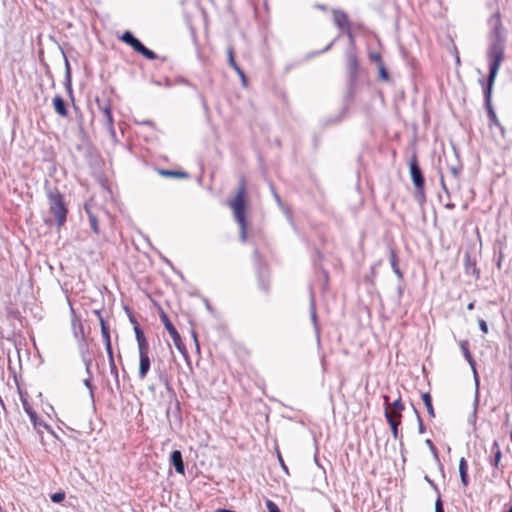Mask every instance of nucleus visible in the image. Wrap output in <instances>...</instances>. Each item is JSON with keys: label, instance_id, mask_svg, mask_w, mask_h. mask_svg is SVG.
Instances as JSON below:
<instances>
[{"label": "nucleus", "instance_id": "obj_1", "mask_svg": "<svg viewBox=\"0 0 512 512\" xmlns=\"http://www.w3.org/2000/svg\"><path fill=\"white\" fill-rule=\"evenodd\" d=\"M488 25L490 27L489 48L487 52L489 71H499L504 60L505 50L503 25L499 11L490 16Z\"/></svg>", "mask_w": 512, "mask_h": 512}, {"label": "nucleus", "instance_id": "obj_2", "mask_svg": "<svg viewBox=\"0 0 512 512\" xmlns=\"http://www.w3.org/2000/svg\"><path fill=\"white\" fill-rule=\"evenodd\" d=\"M228 206L233 211L235 221L240 227V240L245 242L247 239V225L245 218L246 186L243 179L240 181L236 195L228 200Z\"/></svg>", "mask_w": 512, "mask_h": 512}, {"label": "nucleus", "instance_id": "obj_3", "mask_svg": "<svg viewBox=\"0 0 512 512\" xmlns=\"http://www.w3.org/2000/svg\"><path fill=\"white\" fill-rule=\"evenodd\" d=\"M47 198L50 213L54 216L57 226L62 227L66 222L68 213L63 195L57 188H49L47 190Z\"/></svg>", "mask_w": 512, "mask_h": 512}, {"label": "nucleus", "instance_id": "obj_4", "mask_svg": "<svg viewBox=\"0 0 512 512\" xmlns=\"http://www.w3.org/2000/svg\"><path fill=\"white\" fill-rule=\"evenodd\" d=\"M497 74H498V71H489L487 81L484 82L483 80H480V83L483 86L485 107L487 110L489 123L491 126L501 127L500 121L492 107V90H493V86H494Z\"/></svg>", "mask_w": 512, "mask_h": 512}, {"label": "nucleus", "instance_id": "obj_5", "mask_svg": "<svg viewBox=\"0 0 512 512\" xmlns=\"http://www.w3.org/2000/svg\"><path fill=\"white\" fill-rule=\"evenodd\" d=\"M460 348L463 352L465 359L468 361L469 365L471 366V368L473 370L475 382H476L475 396H474V402H473V411L468 420L471 424L475 425L476 421H477V410H478V405H479V401H480L479 400V390H478L479 381H478L477 371H476V367H475L476 363L469 351V343L467 340H462L460 342Z\"/></svg>", "mask_w": 512, "mask_h": 512}, {"label": "nucleus", "instance_id": "obj_6", "mask_svg": "<svg viewBox=\"0 0 512 512\" xmlns=\"http://www.w3.org/2000/svg\"><path fill=\"white\" fill-rule=\"evenodd\" d=\"M120 39L145 58L149 60H155L157 58V55L152 50L146 48L130 31L124 32Z\"/></svg>", "mask_w": 512, "mask_h": 512}, {"label": "nucleus", "instance_id": "obj_7", "mask_svg": "<svg viewBox=\"0 0 512 512\" xmlns=\"http://www.w3.org/2000/svg\"><path fill=\"white\" fill-rule=\"evenodd\" d=\"M410 168V175L412 178V181L414 183L415 189H416V197L417 199H423L424 198V177L422 174V171L417 163L416 158H413L410 161L409 164Z\"/></svg>", "mask_w": 512, "mask_h": 512}, {"label": "nucleus", "instance_id": "obj_8", "mask_svg": "<svg viewBox=\"0 0 512 512\" xmlns=\"http://www.w3.org/2000/svg\"><path fill=\"white\" fill-rule=\"evenodd\" d=\"M333 13V20L334 24L341 30H343L351 42H353V34L351 31V23L349 21L348 15L339 9H334L332 11Z\"/></svg>", "mask_w": 512, "mask_h": 512}, {"label": "nucleus", "instance_id": "obj_9", "mask_svg": "<svg viewBox=\"0 0 512 512\" xmlns=\"http://www.w3.org/2000/svg\"><path fill=\"white\" fill-rule=\"evenodd\" d=\"M161 321L163 322L166 330L168 331L169 335L171 336L173 343L175 347L183 354L186 355V348L181 340V336L176 330V328L173 326V324L170 322L168 316L166 314L161 315Z\"/></svg>", "mask_w": 512, "mask_h": 512}, {"label": "nucleus", "instance_id": "obj_10", "mask_svg": "<svg viewBox=\"0 0 512 512\" xmlns=\"http://www.w3.org/2000/svg\"><path fill=\"white\" fill-rule=\"evenodd\" d=\"M139 350V371L138 377L143 380L146 378L149 370H150V358L148 355V349H138Z\"/></svg>", "mask_w": 512, "mask_h": 512}, {"label": "nucleus", "instance_id": "obj_11", "mask_svg": "<svg viewBox=\"0 0 512 512\" xmlns=\"http://www.w3.org/2000/svg\"><path fill=\"white\" fill-rule=\"evenodd\" d=\"M99 109L103 115V121L104 124L107 126V128L111 131H113V116L111 112V106L109 102L101 103L99 100H97Z\"/></svg>", "mask_w": 512, "mask_h": 512}, {"label": "nucleus", "instance_id": "obj_12", "mask_svg": "<svg viewBox=\"0 0 512 512\" xmlns=\"http://www.w3.org/2000/svg\"><path fill=\"white\" fill-rule=\"evenodd\" d=\"M384 401H385V405H386L385 408H388L389 411L392 412V415L395 418H401V416H402L401 413H402V410L404 409V405L402 404L401 398H398L392 404H390L389 397L384 396Z\"/></svg>", "mask_w": 512, "mask_h": 512}, {"label": "nucleus", "instance_id": "obj_13", "mask_svg": "<svg viewBox=\"0 0 512 512\" xmlns=\"http://www.w3.org/2000/svg\"><path fill=\"white\" fill-rule=\"evenodd\" d=\"M170 463L175 467L179 474H184L185 467L182 459V453L179 450H174L170 455Z\"/></svg>", "mask_w": 512, "mask_h": 512}, {"label": "nucleus", "instance_id": "obj_14", "mask_svg": "<svg viewBox=\"0 0 512 512\" xmlns=\"http://www.w3.org/2000/svg\"><path fill=\"white\" fill-rule=\"evenodd\" d=\"M385 417L388 421V423L390 424V427H391V431H392V434H393V437L395 439L398 438V426L400 424V421L397 420V418H395L393 415H392V412L389 411L388 408H385Z\"/></svg>", "mask_w": 512, "mask_h": 512}, {"label": "nucleus", "instance_id": "obj_15", "mask_svg": "<svg viewBox=\"0 0 512 512\" xmlns=\"http://www.w3.org/2000/svg\"><path fill=\"white\" fill-rule=\"evenodd\" d=\"M53 105L55 111L62 117H66L68 115V111L66 109V104L63 100V98L59 95H56L53 98Z\"/></svg>", "mask_w": 512, "mask_h": 512}, {"label": "nucleus", "instance_id": "obj_16", "mask_svg": "<svg viewBox=\"0 0 512 512\" xmlns=\"http://www.w3.org/2000/svg\"><path fill=\"white\" fill-rule=\"evenodd\" d=\"M134 332H135V336H136V340H137V344H138V349H149L148 342H147L141 328L139 326H135Z\"/></svg>", "mask_w": 512, "mask_h": 512}, {"label": "nucleus", "instance_id": "obj_17", "mask_svg": "<svg viewBox=\"0 0 512 512\" xmlns=\"http://www.w3.org/2000/svg\"><path fill=\"white\" fill-rule=\"evenodd\" d=\"M106 352L108 355L110 372L114 376L117 386H119V374H118V370H117V367L115 364L113 351H112V349H110V351H106Z\"/></svg>", "mask_w": 512, "mask_h": 512}, {"label": "nucleus", "instance_id": "obj_18", "mask_svg": "<svg viewBox=\"0 0 512 512\" xmlns=\"http://www.w3.org/2000/svg\"><path fill=\"white\" fill-rule=\"evenodd\" d=\"M390 264L394 271V273L397 275L399 279L403 278V273L401 272L399 266H398V258L393 249L390 251Z\"/></svg>", "mask_w": 512, "mask_h": 512}, {"label": "nucleus", "instance_id": "obj_19", "mask_svg": "<svg viewBox=\"0 0 512 512\" xmlns=\"http://www.w3.org/2000/svg\"><path fill=\"white\" fill-rule=\"evenodd\" d=\"M492 451L494 452V457L491 460V465L493 467L497 468L499 466V463H500V460L502 457V452L500 450V446L497 441H494V443L492 445Z\"/></svg>", "mask_w": 512, "mask_h": 512}, {"label": "nucleus", "instance_id": "obj_20", "mask_svg": "<svg viewBox=\"0 0 512 512\" xmlns=\"http://www.w3.org/2000/svg\"><path fill=\"white\" fill-rule=\"evenodd\" d=\"M422 400L426 406V409H427V412L429 414L430 417H435V413H434V408H433V405H432V398H431V395L429 393H423L422 394Z\"/></svg>", "mask_w": 512, "mask_h": 512}, {"label": "nucleus", "instance_id": "obj_21", "mask_svg": "<svg viewBox=\"0 0 512 512\" xmlns=\"http://www.w3.org/2000/svg\"><path fill=\"white\" fill-rule=\"evenodd\" d=\"M310 316H311V320H312V323L314 325L315 331H316L317 335H319V327H318V322H317V313H316V308H315V303H314V299L313 298L311 299V302H310Z\"/></svg>", "mask_w": 512, "mask_h": 512}, {"label": "nucleus", "instance_id": "obj_22", "mask_svg": "<svg viewBox=\"0 0 512 512\" xmlns=\"http://www.w3.org/2000/svg\"><path fill=\"white\" fill-rule=\"evenodd\" d=\"M101 335L105 344L106 351H110V349H112V345L109 328H103V330H101Z\"/></svg>", "mask_w": 512, "mask_h": 512}, {"label": "nucleus", "instance_id": "obj_23", "mask_svg": "<svg viewBox=\"0 0 512 512\" xmlns=\"http://www.w3.org/2000/svg\"><path fill=\"white\" fill-rule=\"evenodd\" d=\"M23 407H24L25 412L29 415L31 422L36 427L38 425L36 413L32 410V408L27 403V401H23Z\"/></svg>", "mask_w": 512, "mask_h": 512}, {"label": "nucleus", "instance_id": "obj_24", "mask_svg": "<svg viewBox=\"0 0 512 512\" xmlns=\"http://www.w3.org/2000/svg\"><path fill=\"white\" fill-rule=\"evenodd\" d=\"M160 173L167 177L186 178L188 176L187 173L183 171L161 170Z\"/></svg>", "mask_w": 512, "mask_h": 512}, {"label": "nucleus", "instance_id": "obj_25", "mask_svg": "<svg viewBox=\"0 0 512 512\" xmlns=\"http://www.w3.org/2000/svg\"><path fill=\"white\" fill-rule=\"evenodd\" d=\"M347 63L351 71L354 72L357 69L358 61L354 54L351 53L347 55Z\"/></svg>", "mask_w": 512, "mask_h": 512}, {"label": "nucleus", "instance_id": "obj_26", "mask_svg": "<svg viewBox=\"0 0 512 512\" xmlns=\"http://www.w3.org/2000/svg\"><path fill=\"white\" fill-rule=\"evenodd\" d=\"M228 62L230 64V66L236 71V70H239L240 67L237 65L235 59H234V54H233V50L230 48L228 49Z\"/></svg>", "mask_w": 512, "mask_h": 512}, {"label": "nucleus", "instance_id": "obj_27", "mask_svg": "<svg viewBox=\"0 0 512 512\" xmlns=\"http://www.w3.org/2000/svg\"><path fill=\"white\" fill-rule=\"evenodd\" d=\"M88 214H89V222H90L91 229L95 233H98L99 228H98V221H97L96 217L93 214H91L89 211H88Z\"/></svg>", "mask_w": 512, "mask_h": 512}, {"label": "nucleus", "instance_id": "obj_28", "mask_svg": "<svg viewBox=\"0 0 512 512\" xmlns=\"http://www.w3.org/2000/svg\"><path fill=\"white\" fill-rule=\"evenodd\" d=\"M265 504L268 512H280V509L278 508L277 504L274 503L272 500L266 499Z\"/></svg>", "mask_w": 512, "mask_h": 512}, {"label": "nucleus", "instance_id": "obj_29", "mask_svg": "<svg viewBox=\"0 0 512 512\" xmlns=\"http://www.w3.org/2000/svg\"><path fill=\"white\" fill-rule=\"evenodd\" d=\"M65 493L64 492H57L51 495V501L54 503H60L64 500Z\"/></svg>", "mask_w": 512, "mask_h": 512}, {"label": "nucleus", "instance_id": "obj_30", "mask_svg": "<svg viewBox=\"0 0 512 512\" xmlns=\"http://www.w3.org/2000/svg\"><path fill=\"white\" fill-rule=\"evenodd\" d=\"M468 471V464L464 457H462L459 461V472Z\"/></svg>", "mask_w": 512, "mask_h": 512}, {"label": "nucleus", "instance_id": "obj_31", "mask_svg": "<svg viewBox=\"0 0 512 512\" xmlns=\"http://www.w3.org/2000/svg\"><path fill=\"white\" fill-rule=\"evenodd\" d=\"M425 443L428 446V448L431 450V452L437 457L438 452H437V449H436L435 445L433 444V442L430 439H427L425 441Z\"/></svg>", "mask_w": 512, "mask_h": 512}, {"label": "nucleus", "instance_id": "obj_32", "mask_svg": "<svg viewBox=\"0 0 512 512\" xmlns=\"http://www.w3.org/2000/svg\"><path fill=\"white\" fill-rule=\"evenodd\" d=\"M435 512H444V508H443V504H442L440 496H438V498L435 502Z\"/></svg>", "mask_w": 512, "mask_h": 512}, {"label": "nucleus", "instance_id": "obj_33", "mask_svg": "<svg viewBox=\"0 0 512 512\" xmlns=\"http://www.w3.org/2000/svg\"><path fill=\"white\" fill-rule=\"evenodd\" d=\"M95 313L98 315L99 317V322H100V327H101V330H103V328H109L108 324L106 323V321L102 318L101 316V313L100 311L96 310Z\"/></svg>", "mask_w": 512, "mask_h": 512}, {"label": "nucleus", "instance_id": "obj_34", "mask_svg": "<svg viewBox=\"0 0 512 512\" xmlns=\"http://www.w3.org/2000/svg\"><path fill=\"white\" fill-rule=\"evenodd\" d=\"M478 324L481 331H483L484 333L488 332L487 323L483 319L479 320Z\"/></svg>", "mask_w": 512, "mask_h": 512}, {"label": "nucleus", "instance_id": "obj_35", "mask_svg": "<svg viewBox=\"0 0 512 512\" xmlns=\"http://www.w3.org/2000/svg\"><path fill=\"white\" fill-rule=\"evenodd\" d=\"M415 412L417 414V419H418V424H419V432L423 433L425 431V428H424V425H423V421H422L419 413L417 412V410H415Z\"/></svg>", "mask_w": 512, "mask_h": 512}, {"label": "nucleus", "instance_id": "obj_36", "mask_svg": "<svg viewBox=\"0 0 512 512\" xmlns=\"http://www.w3.org/2000/svg\"><path fill=\"white\" fill-rule=\"evenodd\" d=\"M380 76L382 79L387 80L388 79V72L384 67L380 69Z\"/></svg>", "mask_w": 512, "mask_h": 512}, {"label": "nucleus", "instance_id": "obj_37", "mask_svg": "<svg viewBox=\"0 0 512 512\" xmlns=\"http://www.w3.org/2000/svg\"><path fill=\"white\" fill-rule=\"evenodd\" d=\"M425 481H427V483H429L436 491L437 493L439 494V491H438V488L437 486L435 485L434 481L431 480L428 476H425Z\"/></svg>", "mask_w": 512, "mask_h": 512}, {"label": "nucleus", "instance_id": "obj_38", "mask_svg": "<svg viewBox=\"0 0 512 512\" xmlns=\"http://www.w3.org/2000/svg\"><path fill=\"white\" fill-rule=\"evenodd\" d=\"M242 79L243 83L246 82V76H245V73L243 72V70L240 68L239 70H236L235 71Z\"/></svg>", "mask_w": 512, "mask_h": 512}, {"label": "nucleus", "instance_id": "obj_39", "mask_svg": "<svg viewBox=\"0 0 512 512\" xmlns=\"http://www.w3.org/2000/svg\"><path fill=\"white\" fill-rule=\"evenodd\" d=\"M460 478H461V482L463 483V485L467 486L468 482H469L468 474L467 475H463Z\"/></svg>", "mask_w": 512, "mask_h": 512}, {"label": "nucleus", "instance_id": "obj_40", "mask_svg": "<svg viewBox=\"0 0 512 512\" xmlns=\"http://www.w3.org/2000/svg\"><path fill=\"white\" fill-rule=\"evenodd\" d=\"M450 172L452 173V175L456 178L458 177V174H459V170L456 168V167H451L450 168Z\"/></svg>", "mask_w": 512, "mask_h": 512}, {"label": "nucleus", "instance_id": "obj_41", "mask_svg": "<svg viewBox=\"0 0 512 512\" xmlns=\"http://www.w3.org/2000/svg\"><path fill=\"white\" fill-rule=\"evenodd\" d=\"M84 384L87 388H89L90 392L92 393V385H91V380L90 379H86L84 380Z\"/></svg>", "mask_w": 512, "mask_h": 512}, {"label": "nucleus", "instance_id": "obj_42", "mask_svg": "<svg viewBox=\"0 0 512 512\" xmlns=\"http://www.w3.org/2000/svg\"><path fill=\"white\" fill-rule=\"evenodd\" d=\"M273 193H274V197H275L276 201L278 203H281V199H280L279 195L275 191Z\"/></svg>", "mask_w": 512, "mask_h": 512}, {"label": "nucleus", "instance_id": "obj_43", "mask_svg": "<svg viewBox=\"0 0 512 512\" xmlns=\"http://www.w3.org/2000/svg\"><path fill=\"white\" fill-rule=\"evenodd\" d=\"M66 67H67V76H68V79L70 80V70H69V63H68V61H66Z\"/></svg>", "mask_w": 512, "mask_h": 512}, {"label": "nucleus", "instance_id": "obj_44", "mask_svg": "<svg viewBox=\"0 0 512 512\" xmlns=\"http://www.w3.org/2000/svg\"><path fill=\"white\" fill-rule=\"evenodd\" d=\"M193 337H194V340H195L196 348H197V350H199V345H198V341H197V337H196L195 333H193Z\"/></svg>", "mask_w": 512, "mask_h": 512}, {"label": "nucleus", "instance_id": "obj_45", "mask_svg": "<svg viewBox=\"0 0 512 512\" xmlns=\"http://www.w3.org/2000/svg\"><path fill=\"white\" fill-rule=\"evenodd\" d=\"M467 308H468L469 310L474 309V303H469V304H468V306H467Z\"/></svg>", "mask_w": 512, "mask_h": 512}, {"label": "nucleus", "instance_id": "obj_46", "mask_svg": "<svg viewBox=\"0 0 512 512\" xmlns=\"http://www.w3.org/2000/svg\"><path fill=\"white\" fill-rule=\"evenodd\" d=\"M316 7L319 9L325 10V7L323 5L318 4V5H316Z\"/></svg>", "mask_w": 512, "mask_h": 512}, {"label": "nucleus", "instance_id": "obj_47", "mask_svg": "<svg viewBox=\"0 0 512 512\" xmlns=\"http://www.w3.org/2000/svg\"><path fill=\"white\" fill-rule=\"evenodd\" d=\"M460 473V477L463 476V475H467L468 474V471H464V472H459Z\"/></svg>", "mask_w": 512, "mask_h": 512}, {"label": "nucleus", "instance_id": "obj_48", "mask_svg": "<svg viewBox=\"0 0 512 512\" xmlns=\"http://www.w3.org/2000/svg\"><path fill=\"white\" fill-rule=\"evenodd\" d=\"M331 46H332V43H330V44H329V45L324 49V51L329 50Z\"/></svg>", "mask_w": 512, "mask_h": 512}, {"label": "nucleus", "instance_id": "obj_49", "mask_svg": "<svg viewBox=\"0 0 512 512\" xmlns=\"http://www.w3.org/2000/svg\"><path fill=\"white\" fill-rule=\"evenodd\" d=\"M456 61H457V63H458V64L460 63V58H459V56H457Z\"/></svg>", "mask_w": 512, "mask_h": 512}, {"label": "nucleus", "instance_id": "obj_50", "mask_svg": "<svg viewBox=\"0 0 512 512\" xmlns=\"http://www.w3.org/2000/svg\"><path fill=\"white\" fill-rule=\"evenodd\" d=\"M280 461H281V462H283V460H282L281 458H280ZM282 467H284V469H286V467H285V464H284V463H282Z\"/></svg>", "mask_w": 512, "mask_h": 512}, {"label": "nucleus", "instance_id": "obj_51", "mask_svg": "<svg viewBox=\"0 0 512 512\" xmlns=\"http://www.w3.org/2000/svg\"><path fill=\"white\" fill-rule=\"evenodd\" d=\"M511 441H512V433H511Z\"/></svg>", "mask_w": 512, "mask_h": 512}]
</instances>
